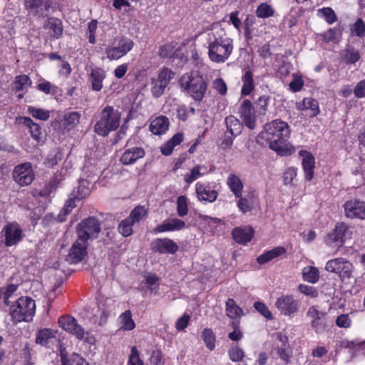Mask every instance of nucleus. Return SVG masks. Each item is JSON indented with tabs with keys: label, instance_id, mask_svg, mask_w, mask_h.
Segmentation results:
<instances>
[{
	"label": "nucleus",
	"instance_id": "nucleus-8",
	"mask_svg": "<svg viewBox=\"0 0 365 365\" xmlns=\"http://www.w3.org/2000/svg\"><path fill=\"white\" fill-rule=\"evenodd\" d=\"M325 269L336 274L341 280L346 281L353 277L354 267L346 259L338 257L329 260L326 264Z\"/></svg>",
	"mask_w": 365,
	"mask_h": 365
},
{
	"label": "nucleus",
	"instance_id": "nucleus-30",
	"mask_svg": "<svg viewBox=\"0 0 365 365\" xmlns=\"http://www.w3.org/2000/svg\"><path fill=\"white\" fill-rule=\"evenodd\" d=\"M226 315L232 319H237L244 315L243 310L236 304L233 299L229 298L225 303Z\"/></svg>",
	"mask_w": 365,
	"mask_h": 365
},
{
	"label": "nucleus",
	"instance_id": "nucleus-10",
	"mask_svg": "<svg viewBox=\"0 0 365 365\" xmlns=\"http://www.w3.org/2000/svg\"><path fill=\"white\" fill-rule=\"evenodd\" d=\"M101 230L99 221L94 217H89L78 224L77 237L88 242L89 240L97 238Z\"/></svg>",
	"mask_w": 365,
	"mask_h": 365
},
{
	"label": "nucleus",
	"instance_id": "nucleus-20",
	"mask_svg": "<svg viewBox=\"0 0 365 365\" xmlns=\"http://www.w3.org/2000/svg\"><path fill=\"white\" fill-rule=\"evenodd\" d=\"M26 8L35 15L42 16L47 14L51 6V0H25Z\"/></svg>",
	"mask_w": 365,
	"mask_h": 365
},
{
	"label": "nucleus",
	"instance_id": "nucleus-26",
	"mask_svg": "<svg viewBox=\"0 0 365 365\" xmlns=\"http://www.w3.org/2000/svg\"><path fill=\"white\" fill-rule=\"evenodd\" d=\"M169 127V119L164 115L157 117L150 125V131L155 135L164 134Z\"/></svg>",
	"mask_w": 365,
	"mask_h": 365
},
{
	"label": "nucleus",
	"instance_id": "nucleus-48",
	"mask_svg": "<svg viewBox=\"0 0 365 365\" xmlns=\"http://www.w3.org/2000/svg\"><path fill=\"white\" fill-rule=\"evenodd\" d=\"M274 14L272 8L266 3H262L256 10V15L259 18H268Z\"/></svg>",
	"mask_w": 365,
	"mask_h": 365
},
{
	"label": "nucleus",
	"instance_id": "nucleus-14",
	"mask_svg": "<svg viewBox=\"0 0 365 365\" xmlns=\"http://www.w3.org/2000/svg\"><path fill=\"white\" fill-rule=\"evenodd\" d=\"M307 316L310 319L311 327L316 333H321L327 327L326 314L319 312L315 307L312 306L309 308Z\"/></svg>",
	"mask_w": 365,
	"mask_h": 365
},
{
	"label": "nucleus",
	"instance_id": "nucleus-46",
	"mask_svg": "<svg viewBox=\"0 0 365 365\" xmlns=\"http://www.w3.org/2000/svg\"><path fill=\"white\" fill-rule=\"evenodd\" d=\"M202 167L199 165H195L191 170L190 173H187L184 176V180L186 183L190 184L197 178L201 177L203 173L201 171Z\"/></svg>",
	"mask_w": 365,
	"mask_h": 365
},
{
	"label": "nucleus",
	"instance_id": "nucleus-63",
	"mask_svg": "<svg viewBox=\"0 0 365 365\" xmlns=\"http://www.w3.org/2000/svg\"><path fill=\"white\" fill-rule=\"evenodd\" d=\"M212 87L221 95H225L227 93V86L222 78L215 79L212 83Z\"/></svg>",
	"mask_w": 365,
	"mask_h": 365
},
{
	"label": "nucleus",
	"instance_id": "nucleus-15",
	"mask_svg": "<svg viewBox=\"0 0 365 365\" xmlns=\"http://www.w3.org/2000/svg\"><path fill=\"white\" fill-rule=\"evenodd\" d=\"M88 242L80 240L77 237L76 242L73 244L66 260L71 264L78 263L82 261L87 255Z\"/></svg>",
	"mask_w": 365,
	"mask_h": 365
},
{
	"label": "nucleus",
	"instance_id": "nucleus-58",
	"mask_svg": "<svg viewBox=\"0 0 365 365\" xmlns=\"http://www.w3.org/2000/svg\"><path fill=\"white\" fill-rule=\"evenodd\" d=\"M149 365H162L163 364V354L162 351L156 349L152 351V354L148 359Z\"/></svg>",
	"mask_w": 365,
	"mask_h": 365
},
{
	"label": "nucleus",
	"instance_id": "nucleus-40",
	"mask_svg": "<svg viewBox=\"0 0 365 365\" xmlns=\"http://www.w3.org/2000/svg\"><path fill=\"white\" fill-rule=\"evenodd\" d=\"M89 193L88 182L86 180L81 179L78 182V186L73 191L72 195H74V198H77L80 200L87 196Z\"/></svg>",
	"mask_w": 365,
	"mask_h": 365
},
{
	"label": "nucleus",
	"instance_id": "nucleus-2",
	"mask_svg": "<svg viewBox=\"0 0 365 365\" xmlns=\"http://www.w3.org/2000/svg\"><path fill=\"white\" fill-rule=\"evenodd\" d=\"M208 56L215 63H223L229 58L233 50V40L219 24H215L207 33Z\"/></svg>",
	"mask_w": 365,
	"mask_h": 365
},
{
	"label": "nucleus",
	"instance_id": "nucleus-33",
	"mask_svg": "<svg viewBox=\"0 0 365 365\" xmlns=\"http://www.w3.org/2000/svg\"><path fill=\"white\" fill-rule=\"evenodd\" d=\"M227 183L237 197L242 196L243 185L241 180L237 175L231 174L227 178Z\"/></svg>",
	"mask_w": 365,
	"mask_h": 365
},
{
	"label": "nucleus",
	"instance_id": "nucleus-24",
	"mask_svg": "<svg viewBox=\"0 0 365 365\" xmlns=\"http://www.w3.org/2000/svg\"><path fill=\"white\" fill-rule=\"evenodd\" d=\"M185 227L184 221L178 218L168 219L155 228V232L181 230Z\"/></svg>",
	"mask_w": 365,
	"mask_h": 365
},
{
	"label": "nucleus",
	"instance_id": "nucleus-1",
	"mask_svg": "<svg viewBox=\"0 0 365 365\" xmlns=\"http://www.w3.org/2000/svg\"><path fill=\"white\" fill-rule=\"evenodd\" d=\"M289 135L288 124L281 120H274L267 123L264 130L259 134L257 141H265L271 150L282 156H288L294 153L295 149L287 143Z\"/></svg>",
	"mask_w": 365,
	"mask_h": 365
},
{
	"label": "nucleus",
	"instance_id": "nucleus-5",
	"mask_svg": "<svg viewBox=\"0 0 365 365\" xmlns=\"http://www.w3.org/2000/svg\"><path fill=\"white\" fill-rule=\"evenodd\" d=\"M36 311L35 301L28 297L19 298L10 308V314L14 323L23 321L29 322L33 319Z\"/></svg>",
	"mask_w": 365,
	"mask_h": 365
},
{
	"label": "nucleus",
	"instance_id": "nucleus-59",
	"mask_svg": "<svg viewBox=\"0 0 365 365\" xmlns=\"http://www.w3.org/2000/svg\"><path fill=\"white\" fill-rule=\"evenodd\" d=\"M352 33L359 37L365 35V23L362 19H359L356 20L353 26Z\"/></svg>",
	"mask_w": 365,
	"mask_h": 365
},
{
	"label": "nucleus",
	"instance_id": "nucleus-3",
	"mask_svg": "<svg viewBox=\"0 0 365 365\" xmlns=\"http://www.w3.org/2000/svg\"><path fill=\"white\" fill-rule=\"evenodd\" d=\"M179 83L190 97L197 101L202 100L207 89L206 81L196 71L183 74L179 80Z\"/></svg>",
	"mask_w": 365,
	"mask_h": 365
},
{
	"label": "nucleus",
	"instance_id": "nucleus-38",
	"mask_svg": "<svg viewBox=\"0 0 365 365\" xmlns=\"http://www.w3.org/2000/svg\"><path fill=\"white\" fill-rule=\"evenodd\" d=\"M285 252L284 247H278L261 255L257 259L258 263L264 264Z\"/></svg>",
	"mask_w": 365,
	"mask_h": 365
},
{
	"label": "nucleus",
	"instance_id": "nucleus-18",
	"mask_svg": "<svg viewBox=\"0 0 365 365\" xmlns=\"http://www.w3.org/2000/svg\"><path fill=\"white\" fill-rule=\"evenodd\" d=\"M151 250L160 254H175L178 250V245L169 238H158L151 243Z\"/></svg>",
	"mask_w": 365,
	"mask_h": 365
},
{
	"label": "nucleus",
	"instance_id": "nucleus-44",
	"mask_svg": "<svg viewBox=\"0 0 365 365\" xmlns=\"http://www.w3.org/2000/svg\"><path fill=\"white\" fill-rule=\"evenodd\" d=\"M133 224L134 223L132 222L131 219H129L128 217L125 219L118 226L119 232L124 237L130 236L133 232L132 227Z\"/></svg>",
	"mask_w": 365,
	"mask_h": 365
},
{
	"label": "nucleus",
	"instance_id": "nucleus-51",
	"mask_svg": "<svg viewBox=\"0 0 365 365\" xmlns=\"http://www.w3.org/2000/svg\"><path fill=\"white\" fill-rule=\"evenodd\" d=\"M319 14L324 18L327 22L332 24L336 20L334 11L330 8H323L318 11Z\"/></svg>",
	"mask_w": 365,
	"mask_h": 365
},
{
	"label": "nucleus",
	"instance_id": "nucleus-11",
	"mask_svg": "<svg viewBox=\"0 0 365 365\" xmlns=\"http://www.w3.org/2000/svg\"><path fill=\"white\" fill-rule=\"evenodd\" d=\"M274 305L280 314L287 317L294 315L300 307L299 302L290 294H283L278 297Z\"/></svg>",
	"mask_w": 365,
	"mask_h": 365
},
{
	"label": "nucleus",
	"instance_id": "nucleus-36",
	"mask_svg": "<svg viewBox=\"0 0 365 365\" xmlns=\"http://www.w3.org/2000/svg\"><path fill=\"white\" fill-rule=\"evenodd\" d=\"M119 322L120 324V328L125 331L133 330L135 327V324L132 319V314L130 310H126L120 315Z\"/></svg>",
	"mask_w": 365,
	"mask_h": 365
},
{
	"label": "nucleus",
	"instance_id": "nucleus-34",
	"mask_svg": "<svg viewBox=\"0 0 365 365\" xmlns=\"http://www.w3.org/2000/svg\"><path fill=\"white\" fill-rule=\"evenodd\" d=\"M242 81L243 84L241 89V94L242 96L250 95L255 88L252 73L250 71H247L245 73L242 77Z\"/></svg>",
	"mask_w": 365,
	"mask_h": 365
},
{
	"label": "nucleus",
	"instance_id": "nucleus-42",
	"mask_svg": "<svg viewBox=\"0 0 365 365\" xmlns=\"http://www.w3.org/2000/svg\"><path fill=\"white\" fill-rule=\"evenodd\" d=\"M175 46L176 44L173 43L162 45L159 48L158 55L163 58H171L178 49Z\"/></svg>",
	"mask_w": 365,
	"mask_h": 365
},
{
	"label": "nucleus",
	"instance_id": "nucleus-25",
	"mask_svg": "<svg viewBox=\"0 0 365 365\" xmlns=\"http://www.w3.org/2000/svg\"><path fill=\"white\" fill-rule=\"evenodd\" d=\"M145 151L139 147H133L125 150L120 158V161L123 165L133 164L138 159L144 156Z\"/></svg>",
	"mask_w": 365,
	"mask_h": 365
},
{
	"label": "nucleus",
	"instance_id": "nucleus-60",
	"mask_svg": "<svg viewBox=\"0 0 365 365\" xmlns=\"http://www.w3.org/2000/svg\"><path fill=\"white\" fill-rule=\"evenodd\" d=\"M230 359L232 361H240L244 358V351L238 347H232L229 350Z\"/></svg>",
	"mask_w": 365,
	"mask_h": 365
},
{
	"label": "nucleus",
	"instance_id": "nucleus-29",
	"mask_svg": "<svg viewBox=\"0 0 365 365\" xmlns=\"http://www.w3.org/2000/svg\"><path fill=\"white\" fill-rule=\"evenodd\" d=\"M43 27L52 31L51 36L56 38H59L63 34L62 21L57 18H48L44 23Z\"/></svg>",
	"mask_w": 365,
	"mask_h": 365
},
{
	"label": "nucleus",
	"instance_id": "nucleus-22",
	"mask_svg": "<svg viewBox=\"0 0 365 365\" xmlns=\"http://www.w3.org/2000/svg\"><path fill=\"white\" fill-rule=\"evenodd\" d=\"M232 235L236 242L246 244L251 241L254 235V230L250 226L238 227L232 230Z\"/></svg>",
	"mask_w": 365,
	"mask_h": 365
},
{
	"label": "nucleus",
	"instance_id": "nucleus-27",
	"mask_svg": "<svg viewBox=\"0 0 365 365\" xmlns=\"http://www.w3.org/2000/svg\"><path fill=\"white\" fill-rule=\"evenodd\" d=\"M106 78V72L101 68L93 69L90 74L92 89L100 91L103 88V81Z\"/></svg>",
	"mask_w": 365,
	"mask_h": 365
},
{
	"label": "nucleus",
	"instance_id": "nucleus-52",
	"mask_svg": "<svg viewBox=\"0 0 365 365\" xmlns=\"http://www.w3.org/2000/svg\"><path fill=\"white\" fill-rule=\"evenodd\" d=\"M269 101V97L267 96H262L257 98L256 101V107L257 110L259 112V114H265L267 109V105L268 102Z\"/></svg>",
	"mask_w": 365,
	"mask_h": 365
},
{
	"label": "nucleus",
	"instance_id": "nucleus-7",
	"mask_svg": "<svg viewBox=\"0 0 365 365\" xmlns=\"http://www.w3.org/2000/svg\"><path fill=\"white\" fill-rule=\"evenodd\" d=\"M174 72L166 67L158 71L156 76L152 77L148 83L152 96L158 98L165 92L170 81L174 78Z\"/></svg>",
	"mask_w": 365,
	"mask_h": 365
},
{
	"label": "nucleus",
	"instance_id": "nucleus-4",
	"mask_svg": "<svg viewBox=\"0 0 365 365\" xmlns=\"http://www.w3.org/2000/svg\"><path fill=\"white\" fill-rule=\"evenodd\" d=\"M120 113L113 106H106L101 113V118L94 125V131L99 135L107 136L120 125Z\"/></svg>",
	"mask_w": 365,
	"mask_h": 365
},
{
	"label": "nucleus",
	"instance_id": "nucleus-55",
	"mask_svg": "<svg viewBox=\"0 0 365 365\" xmlns=\"http://www.w3.org/2000/svg\"><path fill=\"white\" fill-rule=\"evenodd\" d=\"M254 308L265 318L272 319L273 317L272 312L264 303L256 302L254 303Z\"/></svg>",
	"mask_w": 365,
	"mask_h": 365
},
{
	"label": "nucleus",
	"instance_id": "nucleus-47",
	"mask_svg": "<svg viewBox=\"0 0 365 365\" xmlns=\"http://www.w3.org/2000/svg\"><path fill=\"white\" fill-rule=\"evenodd\" d=\"M28 112L34 117L41 120H46L50 117V113L41 108L29 106Z\"/></svg>",
	"mask_w": 365,
	"mask_h": 365
},
{
	"label": "nucleus",
	"instance_id": "nucleus-45",
	"mask_svg": "<svg viewBox=\"0 0 365 365\" xmlns=\"http://www.w3.org/2000/svg\"><path fill=\"white\" fill-rule=\"evenodd\" d=\"M16 91H22L31 85L30 78L26 75L17 76L14 82Z\"/></svg>",
	"mask_w": 365,
	"mask_h": 365
},
{
	"label": "nucleus",
	"instance_id": "nucleus-13",
	"mask_svg": "<svg viewBox=\"0 0 365 365\" xmlns=\"http://www.w3.org/2000/svg\"><path fill=\"white\" fill-rule=\"evenodd\" d=\"M133 42L128 38H121L118 43V46L106 48L105 53L106 57L110 61L118 60L128 53L133 47Z\"/></svg>",
	"mask_w": 365,
	"mask_h": 365
},
{
	"label": "nucleus",
	"instance_id": "nucleus-39",
	"mask_svg": "<svg viewBox=\"0 0 365 365\" xmlns=\"http://www.w3.org/2000/svg\"><path fill=\"white\" fill-rule=\"evenodd\" d=\"M303 278L305 281L314 284L319 278V272L317 268L312 266L306 267L302 271Z\"/></svg>",
	"mask_w": 365,
	"mask_h": 365
},
{
	"label": "nucleus",
	"instance_id": "nucleus-62",
	"mask_svg": "<svg viewBox=\"0 0 365 365\" xmlns=\"http://www.w3.org/2000/svg\"><path fill=\"white\" fill-rule=\"evenodd\" d=\"M298 288L300 292L307 296H309L313 298L318 296V292L314 287L308 286L306 284H300Z\"/></svg>",
	"mask_w": 365,
	"mask_h": 365
},
{
	"label": "nucleus",
	"instance_id": "nucleus-21",
	"mask_svg": "<svg viewBox=\"0 0 365 365\" xmlns=\"http://www.w3.org/2000/svg\"><path fill=\"white\" fill-rule=\"evenodd\" d=\"M299 154L302 157V167L305 174V180L310 181L313 178L314 174V158L307 150H300Z\"/></svg>",
	"mask_w": 365,
	"mask_h": 365
},
{
	"label": "nucleus",
	"instance_id": "nucleus-57",
	"mask_svg": "<svg viewBox=\"0 0 365 365\" xmlns=\"http://www.w3.org/2000/svg\"><path fill=\"white\" fill-rule=\"evenodd\" d=\"M200 219L207 224L211 229L217 228L219 225H222V222L219 218L210 217L207 215H200Z\"/></svg>",
	"mask_w": 365,
	"mask_h": 365
},
{
	"label": "nucleus",
	"instance_id": "nucleus-41",
	"mask_svg": "<svg viewBox=\"0 0 365 365\" xmlns=\"http://www.w3.org/2000/svg\"><path fill=\"white\" fill-rule=\"evenodd\" d=\"M201 337L208 349L212 351L215 348V335L211 329H205Z\"/></svg>",
	"mask_w": 365,
	"mask_h": 365
},
{
	"label": "nucleus",
	"instance_id": "nucleus-37",
	"mask_svg": "<svg viewBox=\"0 0 365 365\" xmlns=\"http://www.w3.org/2000/svg\"><path fill=\"white\" fill-rule=\"evenodd\" d=\"M54 337V332L51 329H43L38 331L36 342L38 344L46 346Z\"/></svg>",
	"mask_w": 365,
	"mask_h": 365
},
{
	"label": "nucleus",
	"instance_id": "nucleus-16",
	"mask_svg": "<svg viewBox=\"0 0 365 365\" xmlns=\"http://www.w3.org/2000/svg\"><path fill=\"white\" fill-rule=\"evenodd\" d=\"M239 113L245 126L251 130L255 128L257 118L251 101L249 100L243 101L240 105Z\"/></svg>",
	"mask_w": 365,
	"mask_h": 365
},
{
	"label": "nucleus",
	"instance_id": "nucleus-64",
	"mask_svg": "<svg viewBox=\"0 0 365 365\" xmlns=\"http://www.w3.org/2000/svg\"><path fill=\"white\" fill-rule=\"evenodd\" d=\"M354 93L356 98L365 97V79L359 81L354 89Z\"/></svg>",
	"mask_w": 365,
	"mask_h": 365
},
{
	"label": "nucleus",
	"instance_id": "nucleus-23",
	"mask_svg": "<svg viewBox=\"0 0 365 365\" xmlns=\"http://www.w3.org/2000/svg\"><path fill=\"white\" fill-rule=\"evenodd\" d=\"M195 190L197 198L200 201L212 202L218 196V193L216 190H211L210 187H205L200 182H197L196 184Z\"/></svg>",
	"mask_w": 365,
	"mask_h": 365
},
{
	"label": "nucleus",
	"instance_id": "nucleus-19",
	"mask_svg": "<svg viewBox=\"0 0 365 365\" xmlns=\"http://www.w3.org/2000/svg\"><path fill=\"white\" fill-rule=\"evenodd\" d=\"M2 232H4L5 245L8 247L16 245L21 239L22 230L16 222L6 225Z\"/></svg>",
	"mask_w": 365,
	"mask_h": 365
},
{
	"label": "nucleus",
	"instance_id": "nucleus-54",
	"mask_svg": "<svg viewBox=\"0 0 365 365\" xmlns=\"http://www.w3.org/2000/svg\"><path fill=\"white\" fill-rule=\"evenodd\" d=\"M297 170L295 168L290 167L286 169L283 173V181L285 185L292 183L294 179L297 177Z\"/></svg>",
	"mask_w": 365,
	"mask_h": 365
},
{
	"label": "nucleus",
	"instance_id": "nucleus-17",
	"mask_svg": "<svg viewBox=\"0 0 365 365\" xmlns=\"http://www.w3.org/2000/svg\"><path fill=\"white\" fill-rule=\"evenodd\" d=\"M344 208L347 217L365 219V202L351 200L344 203Z\"/></svg>",
	"mask_w": 365,
	"mask_h": 365
},
{
	"label": "nucleus",
	"instance_id": "nucleus-35",
	"mask_svg": "<svg viewBox=\"0 0 365 365\" xmlns=\"http://www.w3.org/2000/svg\"><path fill=\"white\" fill-rule=\"evenodd\" d=\"M182 140L183 134L181 133H176L161 148L162 153L165 155H170L174 147L179 145Z\"/></svg>",
	"mask_w": 365,
	"mask_h": 365
},
{
	"label": "nucleus",
	"instance_id": "nucleus-61",
	"mask_svg": "<svg viewBox=\"0 0 365 365\" xmlns=\"http://www.w3.org/2000/svg\"><path fill=\"white\" fill-rule=\"evenodd\" d=\"M344 58L347 63H354L359 60L360 54L358 51L351 48L346 51Z\"/></svg>",
	"mask_w": 365,
	"mask_h": 365
},
{
	"label": "nucleus",
	"instance_id": "nucleus-49",
	"mask_svg": "<svg viewBox=\"0 0 365 365\" xmlns=\"http://www.w3.org/2000/svg\"><path fill=\"white\" fill-rule=\"evenodd\" d=\"M177 212L180 217H184L188 212L187 200L185 195H181L178 197Z\"/></svg>",
	"mask_w": 365,
	"mask_h": 365
},
{
	"label": "nucleus",
	"instance_id": "nucleus-12",
	"mask_svg": "<svg viewBox=\"0 0 365 365\" xmlns=\"http://www.w3.org/2000/svg\"><path fill=\"white\" fill-rule=\"evenodd\" d=\"M12 174L14 180L20 186H27L34 179V173L30 163H24L16 165Z\"/></svg>",
	"mask_w": 365,
	"mask_h": 365
},
{
	"label": "nucleus",
	"instance_id": "nucleus-9",
	"mask_svg": "<svg viewBox=\"0 0 365 365\" xmlns=\"http://www.w3.org/2000/svg\"><path fill=\"white\" fill-rule=\"evenodd\" d=\"M352 230L346 224L341 222L335 225L334 230L324 237L325 244L336 250L343 246L347 238L351 237Z\"/></svg>",
	"mask_w": 365,
	"mask_h": 365
},
{
	"label": "nucleus",
	"instance_id": "nucleus-43",
	"mask_svg": "<svg viewBox=\"0 0 365 365\" xmlns=\"http://www.w3.org/2000/svg\"><path fill=\"white\" fill-rule=\"evenodd\" d=\"M81 114L78 112L73 111L66 113L64 115V125L68 129L75 127L78 123Z\"/></svg>",
	"mask_w": 365,
	"mask_h": 365
},
{
	"label": "nucleus",
	"instance_id": "nucleus-31",
	"mask_svg": "<svg viewBox=\"0 0 365 365\" xmlns=\"http://www.w3.org/2000/svg\"><path fill=\"white\" fill-rule=\"evenodd\" d=\"M297 108L299 110L309 109L312 111L311 116H316L319 113L318 102L312 98H305L302 101L297 103Z\"/></svg>",
	"mask_w": 365,
	"mask_h": 365
},
{
	"label": "nucleus",
	"instance_id": "nucleus-28",
	"mask_svg": "<svg viewBox=\"0 0 365 365\" xmlns=\"http://www.w3.org/2000/svg\"><path fill=\"white\" fill-rule=\"evenodd\" d=\"M225 123L227 131L232 136L239 135L242 130V123L234 115H229L225 118Z\"/></svg>",
	"mask_w": 365,
	"mask_h": 365
},
{
	"label": "nucleus",
	"instance_id": "nucleus-32",
	"mask_svg": "<svg viewBox=\"0 0 365 365\" xmlns=\"http://www.w3.org/2000/svg\"><path fill=\"white\" fill-rule=\"evenodd\" d=\"M19 122L26 126L30 131L31 136L36 140L41 139V126L34 123V121L29 117H21Z\"/></svg>",
	"mask_w": 365,
	"mask_h": 365
},
{
	"label": "nucleus",
	"instance_id": "nucleus-56",
	"mask_svg": "<svg viewBox=\"0 0 365 365\" xmlns=\"http://www.w3.org/2000/svg\"><path fill=\"white\" fill-rule=\"evenodd\" d=\"M72 197L66 201L63 208L61 210V213L58 215V218L60 221H63V218L62 217V213L64 214V215L68 214L71 212V211L73 210V208L76 207V205L75 203L76 200H78L77 198H74V195H72Z\"/></svg>",
	"mask_w": 365,
	"mask_h": 365
},
{
	"label": "nucleus",
	"instance_id": "nucleus-50",
	"mask_svg": "<svg viewBox=\"0 0 365 365\" xmlns=\"http://www.w3.org/2000/svg\"><path fill=\"white\" fill-rule=\"evenodd\" d=\"M128 365H144L143 361L140 357V352L136 346L131 348Z\"/></svg>",
	"mask_w": 365,
	"mask_h": 365
},
{
	"label": "nucleus",
	"instance_id": "nucleus-53",
	"mask_svg": "<svg viewBox=\"0 0 365 365\" xmlns=\"http://www.w3.org/2000/svg\"><path fill=\"white\" fill-rule=\"evenodd\" d=\"M145 214V209L142 206H138L131 212L128 218L131 219L132 222L135 223L139 222Z\"/></svg>",
	"mask_w": 365,
	"mask_h": 365
},
{
	"label": "nucleus",
	"instance_id": "nucleus-6",
	"mask_svg": "<svg viewBox=\"0 0 365 365\" xmlns=\"http://www.w3.org/2000/svg\"><path fill=\"white\" fill-rule=\"evenodd\" d=\"M59 327L68 333L74 336L78 340L93 345L96 343L95 336L88 331H86L77 320L71 316H63L58 319Z\"/></svg>",
	"mask_w": 365,
	"mask_h": 365
}]
</instances>
